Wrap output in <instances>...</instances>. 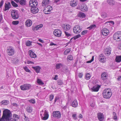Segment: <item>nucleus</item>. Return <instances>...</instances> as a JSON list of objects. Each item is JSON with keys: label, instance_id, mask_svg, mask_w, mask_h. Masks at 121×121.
Wrapping results in <instances>:
<instances>
[{"label": "nucleus", "instance_id": "f257e3e1", "mask_svg": "<svg viewBox=\"0 0 121 121\" xmlns=\"http://www.w3.org/2000/svg\"><path fill=\"white\" fill-rule=\"evenodd\" d=\"M12 114L10 111L8 109H5L3 111L2 116L0 118V121H17L19 119V117L16 114H14L13 118H11Z\"/></svg>", "mask_w": 121, "mask_h": 121}, {"label": "nucleus", "instance_id": "f03ea898", "mask_svg": "<svg viewBox=\"0 0 121 121\" xmlns=\"http://www.w3.org/2000/svg\"><path fill=\"white\" fill-rule=\"evenodd\" d=\"M103 97L107 99H109L112 95L111 91L110 88H106L103 91Z\"/></svg>", "mask_w": 121, "mask_h": 121}, {"label": "nucleus", "instance_id": "7ed1b4c3", "mask_svg": "<svg viewBox=\"0 0 121 121\" xmlns=\"http://www.w3.org/2000/svg\"><path fill=\"white\" fill-rule=\"evenodd\" d=\"M113 38L117 41H121V31H118L115 33L113 35Z\"/></svg>", "mask_w": 121, "mask_h": 121}, {"label": "nucleus", "instance_id": "20e7f679", "mask_svg": "<svg viewBox=\"0 0 121 121\" xmlns=\"http://www.w3.org/2000/svg\"><path fill=\"white\" fill-rule=\"evenodd\" d=\"M6 51L7 54L10 56H13L15 52L14 48L11 46L8 47Z\"/></svg>", "mask_w": 121, "mask_h": 121}, {"label": "nucleus", "instance_id": "39448f33", "mask_svg": "<svg viewBox=\"0 0 121 121\" xmlns=\"http://www.w3.org/2000/svg\"><path fill=\"white\" fill-rule=\"evenodd\" d=\"M31 85L29 84H25L22 85L21 86L20 88L22 90L26 91L29 90L31 87Z\"/></svg>", "mask_w": 121, "mask_h": 121}, {"label": "nucleus", "instance_id": "423d86ee", "mask_svg": "<svg viewBox=\"0 0 121 121\" xmlns=\"http://www.w3.org/2000/svg\"><path fill=\"white\" fill-rule=\"evenodd\" d=\"M82 30V28L79 25L75 26L73 28V31L75 34L79 33Z\"/></svg>", "mask_w": 121, "mask_h": 121}, {"label": "nucleus", "instance_id": "0eeeda50", "mask_svg": "<svg viewBox=\"0 0 121 121\" xmlns=\"http://www.w3.org/2000/svg\"><path fill=\"white\" fill-rule=\"evenodd\" d=\"M52 9V7L50 5H48L44 8L43 11L45 14H49L48 12H50Z\"/></svg>", "mask_w": 121, "mask_h": 121}, {"label": "nucleus", "instance_id": "6e6552de", "mask_svg": "<svg viewBox=\"0 0 121 121\" xmlns=\"http://www.w3.org/2000/svg\"><path fill=\"white\" fill-rule=\"evenodd\" d=\"M29 5L31 7H37L38 5L37 2L36 0H30L29 2Z\"/></svg>", "mask_w": 121, "mask_h": 121}, {"label": "nucleus", "instance_id": "1a4fd4ad", "mask_svg": "<svg viewBox=\"0 0 121 121\" xmlns=\"http://www.w3.org/2000/svg\"><path fill=\"white\" fill-rule=\"evenodd\" d=\"M11 15L13 18L14 19H16L19 17V16L17 11L13 10L12 11Z\"/></svg>", "mask_w": 121, "mask_h": 121}, {"label": "nucleus", "instance_id": "9d476101", "mask_svg": "<svg viewBox=\"0 0 121 121\" xmlns=\"http://www.w3.org/2000/svg\"><path fill=\"white\" fill-rule=\"evenodd\" d=\"M62 26L64 30L67 31L69 30L71 27V26L68 24H63Z\"/></svg>", "mask_w": 121, "mask_h": 121}, {"label": "nucleus", "instance_id": "9b49d317", "mask_svg": "<svg viewBox=\"0 0 121 121\" xmlns=\"http://www.w3.org/2000/svg\"><path fill=\"white\" fill-rule=\"evenodd\" d=\"M99 59L100 62L104 63L106 61V59L104 55L101 54L99 55Z\"/></svg>", "mask_w": 121, "mask_h": 121}, {"label": "nucleus", "instance_id": "f8f14e48", "mask_svg": "<svg viewBox=\"0 0 121 121\" xmlns=\"http://www.w3.org/2000/svg\"><path fill=\"white\" fill-rule=\"evenodd\" d=\"M53 34L55 36L58 37H60L61 36V32L59 30L56 29L54 31Z\"/></svg>", "mask_w": 121, "mask_h": 121}, {"label": "nucleus", "instance_id": "ddd939ff", "mask_svg": "<svg viewBox=\"0 0 121 121\" xmlns=\"http://www.w3.org/2000/svg\"><path fill=\"white\" fill-rule=\"evenodd\" d=\"M61 115L60 112L58 111L54 112L52 114L53 117H55L57 118H60L61 117Z\"/></svg>", "mask_w": 121, "mask_h": 121}, {"label": "nucleus", "instance_id": "4468645a", "mask_svg": "<svg viewBox=\"0 0 121 121\" xmlns=\"http://www.w3.org/2000/svg\"><path fill=\"white\" fill-rule=\"evenodd\" d=\"M109 33V30L106 28H104L102 30V34L104 36L107 35Z\"/></svg>", "mask_w": 121, "mask_h": 121}, {"label": "nucleus", "instance_id": "2eb2a0df", "mask_svg": "<svg viewBox=\"0 0 121 121\" xmlns=\"http://www.w3.org/2000/svg\"><path fill=\"white\" fill-rule=\"evenodd\" d=\"M97 117L99 121H102L104 119V116L103 114L100 113L97 114Z\"/></svg>", "mask_w": 121, "mask_h": 121}, {"label": "nucleus", "instance_id": "dca6fc26", "mask_svg": "<svg viewBox=\"0 0 121 121\" xmlns=\"http://www.w3.org/2000/svg\"><path fill=\"white\" fill-rule=\"evenodd\" d=\"M31 11L32 13L35 14L38 12L39 9L37 7H32L31 8Z\"/></svg>", "mask_w": 121, "mask_h": 121}, {"label": "nucleus", "instance_id": "f3484780", "mask_svg": "<svg viewBox=\"0 0 121 121\" xmlns=\"http://www.w3.org/2000/svg\"><path fill=\"white\" fill-rule=\"evenodd\" d=\"M108 74L107 73L104 72L102 73L101 75V78L102 80L104 81L106 80L107 78Z\"/></svg>", "mask_w": 121, "mask_h": 121}, {"label": "nucleus", "instance_id": "a211bd4d", "mask_svg": "<svg viewBox=\"0 0 121 121\" xmlns=\"http://www.w3.org/2000/svg\"><path fill=\"white\" fill-rule=\"evenodd\" d=\"M99 85L95 86L91 88V90L92 91H98L99 90Z\"/></svg>", "mask_w": 121, "mask_h": 121}, {"label": "nucleus", "instance_id": "6ab92c4d", "mask_svg": "<svg viewBox=\"0 0 121 121\" xmlns=\"http://www.w3.org/2000/svg\"><path fill=\"white\" fill-rule=\"evenodd\" d=\"M29 55L31 58H35L36 57V54L31 50H30L29 51Z\"/></svg>", "mask_w": 121, "mask_h": 121}, {"label": "nucleus", "instance_id": "aec40b11", "mask_svg": "<svg viewBox=\"0 0 121 121\" xmlns=\"http://www.w3.org/2000/svg\"><path fill=\"white\" fill-rule=\"evenodd\" d=\"M111 49L110 48H108L105 49L104 51V53L105 55L108 56L111 54Z\"/></svg>", "mask_w": 121, "mask_h": 121}, {"label": "nucleus", "instance_id": "412c9836", "mask_svg": "<svg viewBox=\"0 0 121 121\" xmlns=\"http://www.w3.org/2000/svg\"><path fill=\"white\" fill-rule=\"evenodd\" d=\"M25 23L26 26L27 27H30L32 24V21L30 19H28L26 21Z\"/></svg>", "mask_w": 121, "mask_h": 121}, {"label": "nucleus", "instance_id": "4be33fe9", "mask_svg": "<svg viewBox=\"0 0 121 121\" xmlns=\"http://www.w3.org/2000/svg\"><path fill=\"white\" fill-rule=\"evenodd\" d=\"M81 10L83 12L87 11L88 9L86 6L84 4H82L81 6V7L80 8Z\"/></svg>", "mask_w": 121, "mask_h": 121}, {"label": "nucleus", "instance_id": "5701e85b", "mask_svg": "<svg viewBox=\"0 0 121 121\" xmlns=\"http://www.w3.org/2000/svg\"><path fill=\"white\" fill-rule=\"evenodd\" d=\"M32 68L37 73H39L41 68L39 66H37L35 67H32Z\"/></svg>", "mask_w": 121, "mask_h": 121}, {"label": "nucleus", "instance_id": "b1692460", "mask_svg": "<svg viewBox=\"0 0 121 121\" xmlns=\"http://www.w3.org/2000/svg\"><path fill=\"white\" fill-rule=\"evenodd\" d=\"M11 4L10 2H9L7 4L5 3V9H4V11H6L9 9L11 7Z\"/></svg>", "mask_w": 121, "mask_h": 121}, {"label": "nucleus", "instance_id": "393cba45", "mask_svg": "<svg viewBox=\"0 0 121 121\" xmlns=\"http://www.w3.org/2000/svg\"><path fill=\"white\" fill-rule=\"evenodd\" d=\"M43 115L44 116V117H41L42 119L44 120H47L48 117V113L46 112H45Z\"/></svg>", "mask_w": 121, "mask_h": 121}, {"label": "nucleus", "instance_id": "a878e982", "mask_svg": "<svg viewBox=\"0 0 121 121\" xmlns=\"http://www.w3.org/2000/svg\"><path fill=\"white\" fill-rule=\"evenodd\" d=\"M9 103V101L7 100H3L0 102V104H1L6 105H8Z\"/></svg>", "mask_w": 121, "mask_h": 121}, {"label": "nucleus", "instance_id": "bb28decb", "mask_svg": "<svg viewBox=\"0 0 121 121\" xmlns=\"http://www.w3.org/2000/svg\"><path fill=\"white\" fill-rule=\"evenodd\" d=\"M49 0H43L42 3L43 6H45L46 5H48L49 3Z\"/></svg>", "mask_w": 121, "mask_h": 121}, {"label": "nucleus", "instance_id": "cd10ccee", "mask_svg": "<svg viewBox=\"0 0 121 121\" xmlns=\"http://www.w3.org/2000/svg\"><path fill=\"white\" fill-rule=\"evenodd\" d=\"M78 103L76 100H74L72 104V106L73 107L76 108L77 107Z\"/></svg>", "mask_w": 121, "mask_h": 121}, {"label": "nucleus", "instance_id": "c85d7f7f", "mask_svg": "<svg viewBox=\"0 0 121 121\" xmlns=\"http://www.w3.org/2000/svg\"><path fill=\"white\" fill-rule=\"evenodd\" d=\"M77 2L74 1L73 0L71 1L70 4L71 6L74 7L76 6L77 5Z\"/></svg>", "mask_w": 121, "mask_h": 121}, {"label": "nucleus", "instance_id": "c756f323", "mask_svg": "<svg viewBox=\"0 0 121 121\" xmlns=\"http://www.w3.org/2000/svg\"><path fill=\"white\" fill-rule=\"evenodd\" d=\"M116 61L117 62L121 61V55L117 56L115 59Z\"/></svg>", "mask_w": 121, "mask_h": 121}, {"label": "nucleus", "instance_id": "7c9ffc66", "mask_svg": "<svg viewBox=\"0 0 121 121\" xmlns=\"http://www.w3.org/2000/svg\"><path fill=\"white\" fill-rule=\"evenodd\" d=\"M107 3L110 5H114L115 4L114 1L112 0H107Z\"/></svg>", "mask_w": 121, "mask_h": 121}, {"label": "nucleus", "instance_id": "2f4dec72", "mask_svg": "<svg viewBox=\"0 0 121 121\" xmlns=\"http://www.w3.org/2000/svg\"><path fill=\"white\" fill-rule=\"evenodd\" d=\"M26 109L27 111L29 113H31L32 111V108L29 106L27 107Z\"/></svg>", "mask_w": 121, "mask_h": 121}, {"label": "nucleus", "instance_id": "473e14b6", "mask_svg": "<svg viewBox=\"0 0 121 121\" xmlns=\"http://www.w3.org/2000/svg\"><path fill=\"white\" fill-rule=\"evenodd\" d=\"M19 60L13 58L12 59V63L14 64H15L17 63Z\"/></svg>", "mask_w": 121, "mask_h": 121}, {"label": "nucleus", "instance_id": "72a5a7b5", "mask_svg": "<svg viewBox=\"0 0 121 121\" xmlns=\"http://www.w3.org/2000/svg\"><path fill=\"white\" fill-rule=\"evenodd\" d=\"M26 0H21L19 2L20 4L22 5H24L26 4Z\"/></svg>", "mask_w": 121, "mask_h": 121}, {"label": "nucleus", "instance_id": "f704fd0d", "mask_svg": "<svg viewBox=\"0 0 121 121\" xmlns=\"http://www.w3.org/2000/svg\"><path fill=\"white\" fill-rule=\"evenodd\" d=\"M37 83L39 85H43L44 84V83L40 79H37Z\"/></svg>", "mask_w": 121, "mask_h": 121}, {"label": "nucleus", "instance_id": "c9c22d12", "mask_svg": "<svg viewBox=\"0 0 121 121\" xmlns=\"http://www.w3.org/2000/svg\"><path fill=\"white\" fill-rule=\"evenodd\" d=\"M91 76L90 74L87 73L86 74V79L87 80H89Z\"/></svg>", "mask_w": 121, "mask_h": 121}, {"label": "nucleus", "instance_id": "e433bc0d", "mask_svg": "<svg viewBox=\"0 0 121 121\" xmlns=\"http://www.w3.org/2000/svg\"><path fill=\"white\" fill-rule=\"evenodd\" d=\"M11 4L14 7H17L18 6V5L15 3L14 1H12L11 2Z\"/></svg>", "mask_w": 121, "mask_h": 121}, {"label": "nucleus", "instance_id": "4c0bfd02", "mask_svg": "<svg viewBox=\"0 0 121 121\" xmlns=\"http://www.w3.org/2000/svg\"><path fill=\"white\" fill-rule=\"evenodd\" d=\"M62 65L61 64H56V67L57 69H59L60 68V66H62Z\"/></svg>", "mask_w": 121, "mask_h": 121}, {"label": "nucleus", "instance_id": "58836bf2", "mask_svg": "<svg viewBox=\"0 0 121 121\" xmlns=\"http://www.w3.org/2000/svg\"><path fill=\"white\" fill-rule=\"evenodd\" d=\"M96 26L95 25L93 24L91 25L90 26L88 27V28L89 29V30H91L95 28L96 27Z\"/></svg>", "mask_w": 121, "mask_h": 121}, {"label": "nucleus", "instance_id": "ea45409f", "mask_svg": "<svg viewBox=\"0 0 121 121\" xmlns=\"http://www.w3.org/2000/svg\"><path fill=\"white\" fill-rule=\"evenodd\" d=\"M81 36L80 34H78L77 35H76L75 36H74V37L73 38H72L71 39V40L73 38V39L75 40L78 38L80 37H81Z\"/></svg>", "mask_w": 121, "mask_h": 121}, {"label": "nucleus", "instance_id": "a19ab883", "mask_svg": "<svg viewBox=\"0 0 121 121\" xmlns=\"http://www.w3.org/2000/svg\"><path fill=\"white\" fill-rule=\"evenodd\" d=\"M101 16L103 18H105L107 17V15L105 13L103 12L102 13Z\"/></svg>", "mask_w": 121, "mask_h": 121}, {"label": "nucleus", "instance_id": "79ce46f5", "mask_svg": "<svg viewBox=\"0 0 121 121\" xmlns=\"http://www.w3.org/2000/svg\"><path fill=\"white\" fill-rule=\"evenodd\" d=\"M70 51V50L69 49H66L64 52V54L65 55H66L68 53H69Z\"/></svg>", "mask_w": 121, "mask_h": 121}, {"label": "nucleus", "instance_id": "37998d69", "mask_svg": "<svg viewBox=\"0 0 121 121\" xmlns=\"http://www.w3.org/2000/svg\"><path fill=\"white\" fill-rule=\"evenodd\" d=\"M67 58L68 60H72L73 59V57L72 55H70L68 56Z\"/></svg>", "mask_w": 121, "mask_h": 121}, {"label": "nucleus", "instance_id": "c03bdc74", "mask_svg": "<svg viewBox=\"0 0 121 121\" xmlns=\"http://www.w3.org/2000/svg\"><path fill=\"white\" fill-rule=\"evenodd\" d=\"M26 44L27 46H30L31 45V44L30 41H27L26 43Z\"/></svg>", "mask_w": 121, "mask_h": 121}, {"label": "nucleus", "instance_id": "a18cd8bd", "mask_svg": "<svg viewBox=\"0 0 121 121\" xmlns=\"http://www.w3.org/2000/svg\"><path fill=\"white\" fill-rule=\"evenodd\" d=\"M24 69L26 71V72L30 73V71L29 70L28 68L26 66L24 67Z\"/></svg>", "mask_w": 121, "mask_h": 121}, {"label": "nucleus", "instance_id": "49530a36", "mask_svg": "<svg viewBox=\"0 0 121 121\" xmlns=\"http://www.w3.org/2000/svg\"><path fill=\"white\" fill-rule=\"evenodd\" d=\"M57 82L58 84L59 85H61L63 83L62 81L60 80H58L57 81Z\"/></svg>", "mask_w": 121, "mask_h": 121}, {"label": "nucleus", "instance_id": "de8ad7c7", "mask_svg": "<svg viewBox=\"0 0 121 121\" xmlns=\"http://www.w3.org/2000/svg\"><path fill=\"white\" fill-rule=\"evenodd\" d=\"M12 23L14 25H16L18 24L19 23V22L17 21H13Z\"/></svg>", "mask_w": 121, "mask_h": 121}, {"label": "nucleus", "instance_id": "09e8293b", "mask_svg": "<svg viewBox=\"0 0 121 121\" xmlns=\"http://www.w3.org/2000/svg\"><path fill=\"white\" fill-rule=\"evenodd\" d=\"M94 60V56H92V58L91 60L89 61H87L86 63H91Z\"/></svg>", "mask_w": 121, "mask_h": 121}, {"label": "nucleus", "instance_id": "8fccbe9b", "mask_svg": "<svg viewBox=\"0 0 121 121\" xmlns=\"http://www.w3.org/2000/svg\"><path fill=\"white\" fill-rule=\"evenodd\" d=\"M87 31V30H85L82 31L81 33V35H84L86 33Z\"/></svg>", "mask_w": 121, "mask_h": 121}, {"label": "nucleus", "instance_id": "3c124183", "mask_svg": "<svg viewBox=\"0 0 121 121\" xmlns=\"http://www.w3.org/2000/svg\"><path fill=\"white\" fill-rule=\"evenodd\" d=\"M72 117L74 120H76L77 119V117H76V114H74L72 115Z\"/></svg>", "mask_w": 121, "mask_h": 121}, {"label": "nucleus", "instance_id": "603ef678", "mask_svg": "<svg viewBox=\"0 0 121 121\" xmlns=\"http://www.w3.org/2000/svg\"><path fill=\"white\" fill-rule=\"evenodd\" d=\"M54 95H50L49 97L50 101H51L52 99H53Z\"/></svg>", "mask_w": 121, "mask_h": 121}, {"label": "nucleus", "instance_id": "864d4df0", "mask_svg": "<svg viewBox=\"0 0 121 121\" xmlns=\"http://www.w3.org/2000/svg\"><path fill=\"white\" fill-rule=\"evenodd\" d=\"M64 33L66 36L67 37H69L71 35L70 34L66 31H64Z\"/></svg>", "mask_w": 121, "mask_h": 121}, {"label": "nucleus", "instance_id": "5fc2aeb1", "mask_svg": "<svg viewBox=\"0 0 121 121\" xmlns=\"http://www.w3.org/2000/svg\"><path fill=\"white\" fill-rule=\"evenodd\" d=\"M29 101L30 103L33 104H34L35 103V100L34 99H30L29 100Z\"/></svg>", "mask_w": 121, "mask_h": 121}, {"label": "nucleus", "instance_id": "6e6d98bb", "mask_svg": "<svg viewBox=\"0 0 121 121\" xmlns=\"http://www.w3.org/2000/svg\"><path fill=\"white\" fill-rule=\"evenodd\" d=\"M80 15L79 16H80V17H81L82 18H83L84 17H85V14L83 13H81L80 14Z\"/></svg>", "mask_w": 121, "mask_h": 121}, {"label": "nucleus", "instance_id": "4d7b16f0", "mask_svg": "<svg viewBox=\"0 0 121 121\" xmlns=\"http://www.w3.org/2000/svg\"><path fill=\"white\" fill-rule=\"evenodd\" d=\"M91 106L92 107H94L95 106V104L94 102H91L90 103Z\"/></svg>", "mask_w": 121, "mask_h": 121}, {"label": "nucleus", "instance_id": "13d9d810", "mask_svg": "<svg viewBox=\"0 0 121 121\" xmlns=\"http://www.w3.org/2000/svg\"><path fill=\"white\" fill-rule=\"evenodd\" d=\"M83 76V74L82 73H78V76L79 78H81Z\"/></svg>", "mask_w": 121, "mask_h": 121}, {"label": "nucleus", "instance_id": "bf43d9fd", "mask_svg": "<svg viewBox=\"0 0 121 121\" xmlns=\"http://www.w3.org/2000/svg\"><path fill=\"white\" fill-rule=\"evenodd\" d=\"M113 115L114 116V117L113 118L115 120H116V119H117V116H116V113L115 112H114L113 113Z\"/></svg>", "mask_w": 121, "mask_h": 121}, {"label": "nucleus", "instance_id": "052dcab7", "mask_svg": "<svg viewBox=\"0 0 121 121\" xmlns=\"http://www.w3.org/2000/svg\"><path fill=\"white\" fill-rule=\"evenodd\" d=\"M4 1L2 0L0 2V7L1 8L3 5Z\"/></svg>", "mask_w": 121, "mask_h": 121}, {"label": "nucleus", "instance_id": "680f3d73", "mask_svg": "<svg viewBox=\"0 0 121 121\" xmlns=\"http://www.w3.org/2000/svg\"><path fill=\"white\" fill-rule=\"evenodd\" d=\"M27 63L28 64H34L33 62L29 61H28Z\"/></svg>", "mask_w": 121, "mask_h": 121}, {"label": "nucleus", "instance_id": "e2e57ef3", "mask_svg": "<svg viewBox=\"0 0 121 121\" xmlns=\"http://www.w3.org/2000/svg\"><path fill=\"white\" fill-rule=\"evenodd\" d=\"M25 119L26 120V121H28L29 120L28 118L26 117L25 116Z\"/></svg>", "mask_w": 121, "mask_h": 121}, {"label": "nucleus", "instance_id": "0e129e2a", "mask_svg": "<svg viewBox=\"0 0 121 121\" xmlns=\"http://www.w3.org/2000/svg\"><path fill=\"white\" fill-rule=\"evenodd\" d=\"M39 25L36 26L35 27L36 28V30H38L40 28V27H39Z\"/></svg>", "mask_w": 121, "mask_h": 121}, {"label": "nucleus", "instance_id": "69168bd1", "mask_svg": "<svg viewBox=\"0 0 121 121\" xmlns=\"http://www.w3.org/2000/svg\"><path fill=\"white\" fill-rule=\"evenodd\" d=\"M50 46L56 45V44L53 43H51L50 44Z\"/></svg>", "mask_w": 121, "mask_h": 121}, {"label": "nucleus", "instance_id": "338daca9", "mask_svg": "<svg viewBox=\"0 0 121 121\" xmlns=\"http://www.w3.org/2000/svg\"><path fill=\"white\" fill-rule=\"evenodd\" d=\"M78 117L80 118H82V116L81 114H80L78 116Z\"/></svg>", "mask_w": 121, "mask_h": 121}, {"label": "nucleus", "instance_id": "774afa93", "mask_svg": "<svg viewBox=\"0 0 121 121\" xmlns=\"http://www.w3.org/2000/svg\"><path fill=\"white\" fill-rule=\"evenodd\" d=\"M118 48L119 49L121 50V43H120L119 45Z\"/></svg>", "mask_w": 121, "mask_h": 121}]
</instances>
